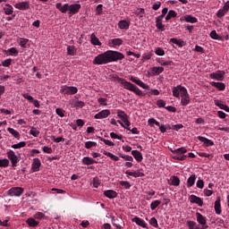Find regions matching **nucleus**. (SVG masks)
Listing matches in <instances>:
<instances>
[{"label":"nucleus","instance_id":"obj_54","mask_svg":"<svg viewBox=\"0 0 229 229\" xmlns=\"http://www.w3.org/2000/svg\"><path fill=\"white\" fill-rule=\"evenodd\" d=\"M121 158H123V160H126L127 162H133V157L121 154L120 155Z\"/></svg>","mask_w":229,"mask_h":229},{"label":"nucleus","instance_id":"obj_46","mask_svg":"<svg viewBox=\"0 0 229 229\" xmlns=\"http://www.w3.org/2000/svg\"><path fill=\"white\" fill-rule=\"evenodd\" d=\"M30 134L32 135L33 137H38V135H40V131L37 130V128L32 127L30 130Z\"/></svg>","mask_w":229,"mask_h":229},{"label":"nucleus","instance_id":"obj_61","mask_svg":"<svg viewBox=\"0 0 229 229\" xmlns=\"http://www.w3.org/2000/svg\"><path fill=\"white\" fill-rule=\"evenodd\" d=\"M110 137L111 139H117L118 140H123V135H118L117 133L115 132H111L110 133Z\"/></svg>","mask_w":229,"mask_h":229},{"label":"nucleus","instance_id":"obj_24","mask_svg":"<svg viewBox=\"0 0 229 229\" xmlns=\"http://www.w3.org/2000/svg\"><path fill=\"white\" fill-rule=\"evenodd\" d=\"M121 216H118V217H114V216H112V225L113 226H115L116 229H122L123 227L121 226V225H119V223H121Z\"/></svg>","mask_w":229,"mask_h":229},{"label":"nucleus","instance_id":"obj_47","mask_svg":"<svg viewBox=\"0 0 229 229\" xmlns=\"http://www.w3.org/2000/svg\"><path fill=\"white\" fill-rule=\"evenodd\" d=\"M10 165V160L4 158L0 159V167H8Z\"/></svg>","mask_w":229,"mask_h":229},{"label":"nucleus","instance_id":"obj_33","mask_svg":"<svg viewBox=\"0 0 229 229\" xmlns=\"http://www.w3.org/2000/svg\"><path fill=\"white\" fill-rule=\"evenodd\" d=\"M26 223L29 226L35 228V226H38L39 223L38 221L35 220V218H28L26 220Z\"/></svg>","mask_w":229,"mask_h":229},{"label":"nucleus","instance_id":"obj_56","mask_svg":"<svg viewBox=\"0 0 229 229\" xmlns=\"http://www.w3.org/2000/svg\"><path fill=\"white\" fill-rule=\"evenodd\" d=\"M149 225H151V226H154L155 228H158V221H157V218L152 217L149 220Z\"/></svg>","mask_w":229,"mask_h":229},{"label":"nucleus","instance_id":"obj_10","mask_svg":"<svg viewBox=\"0 0 229 229\" xmlns=\"http://www.w3.org/2000/svg\"><path fill=\"white\" fill-rule=\"evenodd\" d=\"M130 81H132V83H136V85H139V87H141V89H148L149 85L144 83L142 81L137 79V77L131 76Z\"/></svg>","mask_w":229,"mask_h":229},{"label":"nucleus","instance_id":"obj_40","mask_svg":"<svg viewBox=\"0 0 229 229\" xmlns=\"http://www.w3.org/2000/svg\"><path fill=\"white\" fill-rule=\"evenodd\" d=\"M181 105L182 106H187V105H189V103H191V97L189 95H187L186 97H181Z\"/></svg>","mask_w":229,"mask_h":229},{"label":"nucleus","instance_id":"obj_20","mask_svg":"<svg viewBox=\"0 0 229 229\" xmlns=\"http://www.w3.org/2000/svg\"><path fill=\"white\" fill-rule=\"evenodd\" d=\"M104 196L109 198V199H114V198H117V192L113 190H106L104 191Z\"/></svg>","mask_w":229,"mask_h":229},{"label":"nucleus","instance_id":"obj_50","mask_svg":"<svg viewBox=\"0 0 229 229\" xmlns=\"http://www.w3.org/2000/svg\"><path fill=\"white\" fill-rule=\"evenodd\" d=\"M210 37H211V38H213V40H221V36H218V34L216 30H212L210 32Z\"/></svg>","mask_w":229,"mask_h":229},{"label":"nucleus","instance_id":"obj_34","mask_svg":"<svg viewBox=\"0 0 229 229\" xmlns=\"http://www.w3.org/2000/svg\"><path fill=\"white\" fill-rule=\"evenodd\" d=\"M78 49L74 46H68L67 47V55L70 56H74L76 55Z\"/></svg>","mask_w":229,"mask_h":229},{"label":"nucleus","instance_id":"obj_43","mask_svg":"<svg viewBox=\"0 0 229 229\" xmlns=\"http://www.w3.org/2000/svg\"><path fill=\"white\" fill-rule=\"evenodd\" d=\"M176 17V12L174 10L168 11L167 15L165 16V21H171V19Z\"/></svg>","mask_w":229,"mask_h":229},{"label":"nucleus","instance_id":"obj_36","mask_svg":"<svg viewBox=\"0 0 229 229\" xmlns=\"http://www.w3.org/2000/svg\"><path fill=\"white\" fill-rule=\"evenodd\" d=\"M211 85L212 87H216L218 90H225V89H226V86L223 82L213 81L211 82Z\"/></svg>","mask_w":229,"mask_h":229},{"label":"nucleus","instance_id":"obj_29","mask_svg":"<svg viewBox=\"0 0 229 229\" xmlns=\"http://www.w3.org/2000/svg\"><path fill=\"white\" fill-rule=\"evenodd\" d=\"M170 42L175 44V46H178L179 47H183V46H185V41L174 38H170Z\"/></svg>","mask_w":229,"mask_h":229},{"label":"nucleus","instance_id":"obj_63","mask_svg":"<svg viewBox=\"0 0 229 229\" xmlns=\"http://www.w3.org/2000/svg\"><path fill=\"white\" fill-rule=\"evenodd\" d=\"M227 13L225 12V10L222 8V9H219L218 12L216 13V17H225V15H226Z\"/></svg>","mask_w":229,"mask_h":229},{"label":"nucleus","instance_id":"obj_64","mask_svg":"<svg viewBox=\"0 0 229 229\" xmlns=\"http://www.w3.org/2000/svg\"><path fill=\"white\" fill-rule=\"evenodd\" d=\"M100 140L106 144V146H114L113 141L109 140H105V138H100Z\"/></svg>","mask_w":229,"mask_h":229},{"label":"nucleus","instance_id":"obj_59","mask_svg":"<svg viewBox=\"0 0 229 229\" xmlns=\"http://www.w3.org/2000/svg\"><path fill=\"white\" fill-rule=\"evenodd\" d=\"M199 155L200 157H204L205 158H208L209 160H212V158H214V156L212 154H207L205 152H199Z\"/></svg>","mask_w":229,"mask_h":229},{"label":"nucleus","instance_id":"obj_16","mask_svg":"<svg viewBox=\"0 0 229 229\" xmlns=\"http://www.w3.org/2000/svg\"><path fill=\"white\" fill-rule=\"evenodd\" d=\"M55 8L62 13H67V12H69V4H64L62 5V3H57L55 4Z\"/></svg>","mask_w":229,"mask_h":229},{"label":"nucleus","instance_id":"obj_62","mask_svg":"<svg viewBox=\"0 0 229 229\" xmlns=\"http://www.w3.org/2000/svg\"><path fill=\"white\" fill-rule=\"evenodd\" d=\"M3 67H10L12 65V59H6L2 63Z\"/></svg>","mask_w":229,"mask_h":229},{"label":"nucleus","instance_id":"obj_58","mask_svg":"<svg viewBox=\"0 0 229 229\" xmlns=\"http://www.w3.org/2000/svg\"><path fill=\"white\" fill-rule=\"evenodd\" d=\"M29 42V39L28 38H20V46L21 47H26V45L28 44Z\"/></svg>","mask_w":229,"mask_h":229},{"label":"nucleus","instance_id":"obj_57","mask_svg":"<svg viewBox=\"0 0 229 229\" xmlns=\"http://www.w3.org/2000/svg\"><path fill=\"white\" fill-rule=\"evenodd\" d=\"M120 185H122V187H123L124 189H130V187H131V184H130V182H127V181H121Z\"/></svg>","mask_w":229,"mask_h":229},{"label":"nucleus","instance_id":"obj_60","mask_svg":"<svg viewBox=\"0 0 229 229\" xmlns=\"http://www.w3.org/2000/svg\"><path fill=\"white\" fill-rule=\"evenodd\" d=\"M34 218L35 219H45L46 215H44V213H42V212H38L34 215Z\"/></svg>","mask_w":229,"mask_h":229},{"label":"nucleus","instance_id":"obj_30","mask_svg":"<svg viewBox=\"0 0 229 229\" xmlns=\"http://www.w3.org/2000/svg\"><path fill=\"white\" fill-rule=\"evenodd\" d=\"M4 11L5 15H13V6H12L10 4H6L4 7Z\"/></svg>","mask_w":229,"mask_h":229},{"label":"nucleus","instance_id":"obj_7","mask_svg":"<svg viewBox=\"0 0 229 229\" xmlns=\"http://www.w3.org/2000/svg\"><path fill=\"white\" fill-rule=\"evenodd\" d=\"M117 117L123 121V123L125 124V126H130L131 123L128 119V114L124 111L118 110L117 111Z\"/></svg>","mask_w":229,"mask_h":229},{"label":"nucleus","instance_id":"obj_1","mask_svg":"<svg viewBox=\"0 0 229 229\" xmlns=\"http://www.w3.org/2000/svg\"><path fill=\"white\" fill-rule=\"evenodd\" d=\"M124 60V54L114 50H107L97 55L93 60L94 65H106L112 62Z\"/></svg>","mask_w":229,"mask_h":229},{"label":"nucleus","instance_id":"obj_26","mask_svg":"<svg viewBox=\"0 0 229 229\" xmlns=\"http://www.w3.org/2000/svg\"><path fill=\"white\" fill-rule=\"evenodd\" d=\"M198 139L200 142H203L208 147L214 146V141H212L205 137L198 136Z\"/></svg>","mask_w":229,"mask_h":229},{"label":"nucleus","instance_id":"obj_6","mask_svg":"<svg viewBox=\"0 0 229 229\" xmlns=\"http://www.w3.org/2000/svg\"><path fill=\"white\" fill-rule=\"evenodd\" d=\"M14 8H16V10H21L22 12H26L30 8V1L18 2L14 4Z\"/></svg>","mask_w":229,"mask_h":229},{"label":"nucleus","instance_id":"obj_32","mask_svg":"<svg viewBox=\"0 0 229 229\" xmlns=\"http://www.w3.org/2000/svg\"><path fill=\"white\" fill-rule=\"evenodd\" d=\"M90 42L93 46H101V41H99V38L94 33L90 36Z\"/></svg>","mask_w":229,"mask_h":229},{"label":"nucleus","instance_id":"obj_15","mask_svg":"<svg viewBox=\"0 0 229 229\" xmlns=\"http://www.w3.org/2000/svg\"><path fill=\"white\" fill-rule=\"evenodd\" d=\"M190 201L191 203H196L199 207H203V199L196 195H191Z\"/></svg>","mask_w":229,"mask_h":229},{"label":"nucleus","instance_id":"obj_38","mask_svg":"<svg viewBox=\"0 0 229 229\" xmlns=\"http://www.w3.org/2000/svg\"><path fill=\"white\" fill-rule=\"evenodd\" d=\"M173 155H184V153H187V148L185 147L176 148L174 150H171Z\"/></svg>","mask_w":229,"mask_h":229},{"label":"nucleus","instance_id":"obj_2","mask_svg":"<svg viewBox=\"0 0 229 229\" xmlns=\"http://www.w3.org/2000/svg\"><path fill=\"white\" fill-rule=\"evenodd\" d=\"M123 89H126V90H131V92H134L136 96L142 97L144 96V93H142V90L139 89L137 86L133 85L131 82L126 81V80L122 79L120 80Z\"/></svg>","mask_w":229,"mask_h":229},{"label":"nucleus","instance_id":"obj_48","mask_svg":"<svg viewBox=\"0 0 229 229\" xmlns=\"http://www.w3.org/2000/svg\"><path fill=\"white\" fill-rule=\"evenodd\" d=\"M152 72L153 74H161V72H164V67H153Z\"/></svg>","mask_w":229,"mask_h":229},{"label":"nucleus","instance_id":"obj_13","mask_svg":"<svg viewBox=\"0 0 229 229\" xmlns=\"http://www.w3.org/2000/svg\"><path fill=\"white\" fill-rule=\"evenodd\" d=\"M40 165H42L40 159L38 157L34 158L32 166H31L33 173H37L38 171H40Z\"/></svg>","mask_w":229,"mask_h":229},{"label":"nucleus","instance_id":"obj_17","mask_svg":"<svg viewBox=\"0 0 229 229\" xmlns=\"http://www.w3.org/2000/svg\"><path fill=\"white\" fill-rule=\"evenodd\" d=\"M162 21H164V18L157 16L156 18V28L157 30H160V31H165V26L162 24Z\"/></svg>","mask_w":229,"mask_h":229},{"label":"nucleus","instance_id":"obj_19","mask_svg":"<svg viewBox=\"0 0 229 229\" xmlns=\"http://www.w3.org/2000/svg\"><path fill=\"white\" fill-rule=\"evenodd\" d=\"M132 223H136V225H138V226H141V228H147L148 224H146V222L139 217H134L131 219Z\"/></svg>","mask_w":229,"mask_h":229},{"label":"nucleus","instance_id":"obj_49","mask_svg":"<svg viewBox=\"0 0 229 229\" xmlns=\"http://www.w3.org/2000/svg\"><path fill=\"white\" fill-rule=\"evenodd\" d=\"M174 156L173 157V159L174 160H181V161H183V160H186L187 158V155H176V154H174Z\"/></svg>","mask_w":229,"mask_h":229},{"label":"nucleus","instance_id":"obj_25","mask_svg":"<svg viewBox=\"0 0 229 229\" xmlns=\"http://www.w3.org/2000/svg\"><path fill=\"white\" fill-rule=\"evenodd\" d=\"M214 103H215L216 106H218V108H220L221 110L229 112V106L225 104H222L221 100H215Z\"/></svg>","mask_w":229,"mask_h":229},{"label":"nucleus","instance_id":"obj_35","mask_svg":"<svg viewBox=\"0 0 229 229\" xmlns=\"http://www.w3.org/2000/svg\"><path fill=\"white\" fill-rule=\"evenodd\" d=\"M196 183V174H191L187 180V187L191 188Z\"/></svg>","mask_w":229,"mask_h":229},{"label":"nucleus","instance_id":"obj_18","mask_svg":"<svg viewBox=\"0 0 229 229\" xmlns=\"http://www.w3.org/2000/svg\"><path fill=\"white\" fill-rule=\"evenodd\" d=\"M209 78H211V80H217V81H223L225 75L222 72H213L210 73Z\"/></svg>","mask_w":229,"mask_h":229},{"label":"nucleus","instance_id":"obj_45","mask_svg":"<svg viewBox=\"0 0 229 229\" xmlns=\"http://www.w3.org/2000/svg\"><path fill=\"white\" fill-rule=\"evenodd\" d=\"M96 146H98V143L95 141H86L85 142L86 149H90V148H96Z\"/></svg>","mask_w":229,"mask_h":229},{"label":"nucleus","instance_id":"obj_37","mask_svg":"<svg viewBox=\"0 0 229 229\" xmlns=\"http://www.w3.org/2000/svg\"><path fill=\"white\" fill-rule=\"evenodd\" d=\"M170 185H174V187H178V185H180V178L176 175H173L170 178Z\"/></svg>","mask_w":229,"mask_h":229},{"label":"nucleus","instance_id":"obj_14","mask_svg":"<svg viewBox=\"0 0 229 229\" xmlns=\"http://www.w3.org/2000/svg\"><path fill=\"white\" fill-rule=\"evenodd\" d=\"M110 115V110L105 109L95 114V119H106Z\"/></svg>","mask_w":229,"mask_h":229},{"label":"nucleus","instance_id":"obj_53","mask_svg":"<svg viewBox=\"0 0 229 229\" xmlns=\"http://www.w3.org/2000/svg\"><path fill=\"white\" fill-rule=\"evenodd\" d=\"M148 123L149 126H153V124H155L156 126H160V123H158L155 118H149Z\"/></svg>","mask_w":229,"mask_h":229},{"label":"nucleus","instance_id":"obj_27","mask_svg":"<svg viewBox=\"0 0 229 229\" xmlns=\"http://www.w3.org/2000/svg\"><path fill=\"white\" fill-rule=\"evenodd\" d=\"M131 155L134 157L137 162H142V153H140L139 150H132Z\"/></svg>","mask_w":229,"mask_h":229},{"label":"nucleus","instance_id":"obj_28","mask_svg":"<svg viewBox=\"0 0 229 229\" xmlns=\"http://www.w3.org/2000/svg\"><path fill=\"white\" fill-rule=\"evenodd\" d=\"M5 55H8L9 56H18L19 55V50L15 47H11L7 51H5Z\"/></svg>","mask_w":229,"mask_h":229},{"label":"nucleus","instance_id":"obj_8","mask_svg":"<svg viewBox=\"0 0 229 229\" xmlns=\"http://www.w3.org/2000/svg\"><path fill=\"white\" fill-rule=\"evenodd\" d=\"M22 192H24V189H22L21 187L11 188L8 191L9 196H16L18 198L22 194Z\"/></svg>","mask_w":229,"mask_h":229},{"label":"nucleus","instance_id":"obj_9","mask_svg":"<svg viewBox=\"0 0 229 229\" xmlns=\"http://www.w3.org/2000/svg\"><path fill=\"white\" fill-rule=\"evenodd\" d=\"M81 9V4H73L69 5L68 12L70 15H76L78 12Z\"/></svg>","mask_w":229,"mask_h":229},{"label":"nucleus","instance_id":"obj_55","mask_svg":"<svg viewBox=\"0 0 229 229\" xmlns=\"http://www.w3.org/2000/svg\"><path fill=\"white\" fill-rule=\"evenodd\" d=\"M160 203H161L160 200H154L153 202H151L150 204L151 210H155L157 207L160 205Z\"/></svg>","mask_w":229,"mask_h":229},{"label":"nucleus","instance_id":"obj_3","mask_svg":"<svg viewBox=\"0 0 229 229\" xmlns=\"http://www.w3.org/2000/svg\"><path fill=\"white\" fill-rule=\"evenodd\" d=\"M173 96L174 98H180V96L181 98H184L186 96H189V92L187 91V89L185 87L178 85L173 88Z\"/></svg>","mask_w":229,"mask_h":229},{"label":"nucleus","instance_id":"obj_52","mask_svg":"<svg viewBox=\"0 0 229 229\" xmlns=\"http://www.w3.org/2000/svg\"><path fill=\"white\" fill-rule=\"evenodd\" d=\"M73 106H74L75 108H83V106H85V102L77 100V101H75V103L73 104Z\"/></svg>","mask_w":229,"mask_h":229},{"label":"nucleus","instance_id":"obj_31","mask_svg":"<svg viewBox=\"0 0 229 229\" xmlns=\"http://www.w3.org/2000/svg\"><path fill=\"white\" fill-rule=\"evenodd\" d=\"M7 131L13 135L14 139H21V133L12 127L7 128Z\"/></svg>","mask_w":229,"mask_h":229},{"label":"nucleus","instance_id":"obj_4","mask_svg":"<svg viewBox=\"0 0 229 229\" xmlns=\"http://www.w3.org/2000/svg\"><path fill=\"white\" fill-rule=\"evenodd\" d=\"M61 92L62 94H64L66 96H73V94H77L78 93V88L76 87H69V86H63L61 88Z\"/></svg>","mask_w":229,"mask_h":229},{"label":"nucleus","instance_id":"obj_42","mask_svg":"<svg viewBox=\"0 0 229 229\" xmlns=\"http://www.w3.org/2000/svg\"><path fill=\"white\" fill-rule=\"evenodd\" d=\"M104 155H106V157H109V158H111L114 162H119V157L112 154L111 152L104 151Z\"/></svg>","mask_w":229,"mask_h":229},{"label":"nucleus","instance_id":"obj_23","mask_svg":"<svg viewBox=\"0 0 229 229\" xmlns=\"http://www.w3.org/2000/svg\"><path fill=\"white\" fill-rule=\"evenodd\" d=\"M113 45V47H119L120 46H123V39L121 38H114L109 40V46Z\"/></svg>","mask_w":229,"mask_h":229},{"label":"nucleus","instance_id":"obj_41","mask_svg":"<svg viewBox=\"0 0 229 229\" xmlns=\"http://www.w3.org/2000/svg\"><path fill=\"white\" fill-rule=\"evenodd\" d=\"M118 27L120 30H128V28H130V23L126 21H121L118 23Z\"/></svg>","mask_w":229,"mask_h":229},{"label":"nucleus","instance_id":"obj_51","mask_svg":"<svg viewBox=\"0 0 229 229\" xmlns=\"http://www.w3.org/2000/svg\"><path fill=\"white\" fill-rule=\"evenodd\" d=\"M155 54L157 56H164V55H165V51H164V49H162L161 47H156Z\"/></svg>","mask_w":229,"mask_h":229},{"label":"nucleus","instance_id":"obj_5","mask_svg":"<svg viewBox=\"0 0 229 229\" xmlns=\"http://www.w3.org/2000/svg\"><path fill=\"white\" fill-rule=\"evenodd\" d=\"M7 158L11 160L13 167H17V164H19V157L15 155V152L13 150H9L6 153Z\"/></svg>","mask_w":229,"mask_h":229},{"label":"nucleus","instance_id":"obj_22","mask_svg":"<svg viewBox=\"0 0 229 229\" xmlns=\"http://www.w3.org/2000/svg\"><path fill=\"white\" fill-rule=\"evenodd\" d=\"M215 212L218 216L221 214V198L217 197L215 201Z\"/></svg>","mask_w":229,"mask_h":229},{"label":"nucleus","instance_id":"obj_12","mask_svg":"<svg viewBox=\"0 0 229 229\" xmlns=\"http://www.w3.org/2000/svg\"><path fill=\"white\" fill-rule=\"evenodd\" d=\"M197 221L199 225H202V229H208V225H207V218L201 215V213H196Z\"/></svg>","mask_w":229,"mask_h":229},{"label":"nucleus","instance_id":"obj_44","mask_svg":"<svg viewBox=\"0 0 229 229\" xmlns=\"http://www.w3.org/2000/svg\"><path fill=\"white\" fill-rule=\"evenodd\" d=\"M26 147V142L25 141H21L17 144L12 145L13 149H21V148Z\"/></svg>","mask_w":229,"mask_h":229},{"label":"nucleus","instance_id":"obj_39","mask_svg":"<svg viewBox=\"0 0 229 229\" xmlns=\"http://www.w3.org/2000/svg\"><path fill=\"white\" fill-rule=\"evenodd\" d=\"M186 225L189 229H199V225L194 221L188 220Z\"/></svg>","mask_w":229,"mask_h":229},{"label":"nucleus","instance_id":"obj_21","mask_svg":"<svg viewBox=\"0 0 229 229\" xmlns=\"http://www.w3.org/2000/svg\"><path fill=\"white\" fill-rule=\"evenodd\" d=\"M82 164L84 165H92V164H98V161L90 157H85L82 158Z\"/></svg>","mask_w":229,"mask_h":229},{"label":"nucleus","instance_id":"obj_11","mask_svg":"<svg viewBox=\"0 0 229 229\" xmlns=\"http://www.w3.org/2000/svg\"><path fill=\"white\" fill-rule=\"evenodd\" d=\"M181 22H191V24H196L198 22V18L193 17L192 15H184L180 18Z\"/></svg>","mask_w":229,"mask_h":229}]
</instances>
